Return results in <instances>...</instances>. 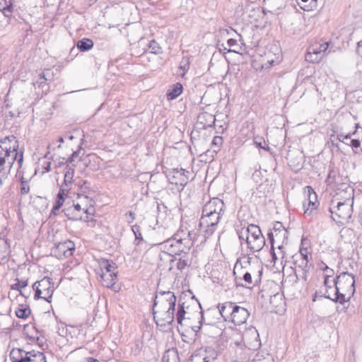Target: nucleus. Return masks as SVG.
I'll return each instance as SVG.
<instances>
[{
    "label": "nucleus",
    "instance_id": "nucleus-1",
    "mask_svg": "<svg viewBox=\"0 0 362 362\" xmlns=\"http://www.w3.org/2000/svg\"><path fill=\"white\" fill-rule=\"evenodd\" d=\"M176 301L173 292L168 291L157 293L153 307V317L157 325L163 327L174 322Z\"/></svg>",
    "mask_w": 362,
    "mask_h": 362
},
{
    "label": "nucleus",
    "instance_id": "nucleus-2",
    "mask_svg": "<svg viewBox=\"0 0 362 362\" xmlns=\"http://www.w3.org/2000/svg\"><path fill=\"white\" fill-rule=\"evenodd\" d=\"M18 141L13 135L0 139V171L8 174L15 163L21 168L23 162V152L18 151Z\"/></svg>",
    "mask_w": 362,
    "mask_h": 362
},
{
    "label": "nucleus",
    "instance_id": "nucleus-3",
    "mask_svg": "<svg viewBox=\"0 0 362 362\" xmlns=\"http://www.w3.org/2000/svg\"><path fill=\"white\" fill-rule=\"evenodd\" d=\"M195 233L187 229L180 228L174 235L163 242L162 249L166 250L164 255L173 257L180 253H184L190 250L193 245V239Z\"/></svg>",
    "mask_w": 362,
    "mask_h": 362
},
{
    "label": "nucleus",
    "instance_id": "nucleus-4",
    "mask_svg": "<svg viewBox=\"0 0 362 362\" xmlns=\"http://www.w3.org/2000/svg\"><path fill=\"white\" fill-rule=\"evenodd\" d=\"M240 240H245L247 247L252 252L260 251L265 245V238L259 226L250 224L238 230Z\"/></svg>",
    "mask_w": 362,
    "mask_h": 362
},
{
    "label": "nucleus",
    "instance_id": "nucleus-5",
    "mask_svg": "<svg viewBox=\"0 0 362 362\" xmlns=\"http://www.w3.org/2000/svg\"><path fill=\"white\" fill-rule=\"evenodd\" d=\"M334 280L333 285L337 286L341 293V300L349 301L356 291L354 276L348 272H341Z\"/></svg>",
    "mask_w": 362,
    "mask_h": 362
},
{
    "label": "nucleus",
    "instance_id": "nucleus-6",
    "mask_svg": "<svg viewBox=\"0 0 362 362\" xmlns=\"http://www.w3.org/2000/svg\"><path fill=\"white\" fill-rule=\"evenodd\" d=\"M12 362H47L45 354L38 351H25L13 349L10 353Z\"/></svg>",
    "mask_w": 362,
    "mask_h": 362
},
{
    "label": "nucleus",
    "instance_id": "nucleus-7",
    "mask_svg": "<svg viewBox=\"0 0 362 362\" xmlns=\"http://www.w3.org/2000/svg\"><path fill=\"white\" fill-rule=\"evenodd\" d=\"M33 289L35 291V299L42 298L49 303L51 302L54 286L50 278L45 276L36 281L33 286Z\"/></svg>",
    "mask_w": 362,
    "mask_h": 362
},
{
    "label": "nucleus",
    "instance_id": "nucleus-8",
    "mask_svg": "<svg viewBox=\"0 0 362 362\" xmlns=\"http://www.w3.org/2000/svg\"><path fill=\"white\" fill-rule=\"evenodd\" d=\"M282 54L280 47L271 45L266 47L264 54L261 55L262 68L267 69L274 64H278L281 59Z\"/></svg>",
    "mask_w": 362,
    "mask_h": 362
},
{
    "label": "nucleus",
    "instance_id": "nucleus-9",
    "mask_svg": "<svg viewBox=\"0 0 362 362\" xmlns=\"http://www.w3.org/2000/svg\"><path fill=\"white\" fill-rule=\"evenodd\" d=\"M352 204L353 201L348 199L344 202H338L335 211H332L329 209V211L330 213L332 214H334L337 217V218L333 217L334 221L340 224L347 223L352 216Z\"/></svg>",
    "mask_w": 362,
    "mask_h": 362
},
{
    "label": "nucleus",
    "instance_id": "nucleus-10",
    "mask_svg": "<svg viewBox=\"0 0 362 362\" xmlns=\"http://www.w3.org/2000/svg\"><path fill=\"white\" fill-rule=\"evenodd\" d=\"M222 215L214 214L206 215L202 214L199 221V227L204 230L206 235H210L216 230Z\"/></svg>",
    "mask_w": 362,
    "mask_h": 362
},
{
    "label": "nucleus",
    "instance_id": "nucleus-11",
    "mask_svg": "<svg viewBox=\"0 0 362 362\" xmlns=\"http://www.w3.org/2000/svg\"><path fill=\"white\" fill-rule=\"evenodd\" d=\"M329 44L327 42L310 46L305 54V60L312 63L320 62L325 56Z\"/></svg>",
    "mask_w": 362,
    "mask_h": 362
},
{
    "label": "nucleus",
    "instance_id": "nucleus-12",
    "mask_svg": "<svg viewBox=\"0 0 362 362\" xmlns=\"http://www.w3.org/2000/svg\"><path fill=\"white\" fill-rule=\"evenodd\" d=\"M192 260V255L189 251L180 253L177 256H173L169 260L170 263V270L175 267L179 271L182 272L184 269L191 266Z\"/></svg>",
    "mask_w": 362,
    "mask_h": 362
},
{
    "label": "nucleus",
    "instance_id": "nucleus-13",
    "mask_svg": "<svg viewBox=\"0 0 362 362\" xmlns=\"http://www.w3.org/2000/svg\"><path fill=\"white\" fill-rule=\"evenodd\" d=\"M71 209H66V216L72 220H83L89 221V215L93 214V209L81 207L78 203L74 204L73 211L70 213Z\"/></svg>",
    "mask_w": 362,
    "mask_h": 362
},
{
    "label": "nucleus",
    "instance_id": "nucleus-14",
    "mask_svg": "<svg viewBox=\"0 0 362 362\" xmlns=\"http://www.w3.org/2000/svg\"><path fill=\"white\" fill-rule=\"evenodd\" d=\"M189 172L183 168H174L169 173L168 179L173 185L183 187L189 182Z\"/></svg>",
    "mask_w": 362,
    "mask_h": 362
},
{
    "label": "nucleus",
    "instance_id": "nucleus-15",
    "mask_svg": "<svg viewBox=\"0 0 362 362\" xmlns=\"http://www.w3.org/2000/svg\"><path fill=\"white\" fill-rule=\"evenodd\" d=\"M75 250V244L71 240L59 243L53 250L57 258L64 259L72 256Z\"/></svg>",
    "mask_w": 362,
    "mask_h": 362
},
{
    "label": "nucleus",
    "instance_id": "nucleus-16",
    "mask_svg": "<svg viewBox=\"0 0 362 362\" xmlns=\"http://www.w3.org/2000/svg\"><path fill=\"white\" fill-rule=\"evenodd\" d=\"M225 204L222 199L214 197L208 201L203 206L202 214L206 215L216 214L223 215L224 212Z\"/></svg>",
    "mask_w": 362,
    "mask_h": 362
},
{
    "label": "nucleus",
    "instance_id": "nucleus-17",
    "mask_svg": "<svg viewBox=\"0 0 362 362\" xmlns=\"http://www.w3.org/2000/svg\"><path fill=\"white\" fill-rule=\"evenodd\" d=\"M308 198L305 199L303 203L304 213L308 216L313 214V212L317 209L319 203L317 202V196L313 189L308 186L306 187Z\"/></svg>",
    "mask_w": 362,
    "mask_h": 362
},
{
    "label": "nucleus",
    "instance_id": "nucleus-18",
    "mask_svg": "<svg viewBox=\"0 0 362 362\" xmlns=\"http://www.w3.org/2000/svg\"><path fill=\"white\" fill-rule=\"evenodd\" d=\"M333 283H334V279H326L324 280V285L325 287V292L324 293L325 298H329L334 302H339L341 304L344 303L345 301L341 300V293L339 291V288L334 286Z\"/></svg>",
    "mask_w": 362,
    "mask_h": 362
},
{
    "label": "nucleus",
    "instance_id": "nucleus-19",
    "mask_svg": "<svg viewBox=\"0 0 362 362\" xmlns=\"http://www.w3.org/2000/svg\"><path fill=\"white\" fill-rule=\"evenodd\" d=\"M268 237L273 250L275 245H276L279 250H282L284 243L288 240V231L278 230L276 232H269Z\"/></svg>",
    "mask_w": 362,
    "mask_h": 362
},
{
    "label": "nucleus",
    "instance_id": "nucleus-20",
    "mask_svg": "<svg viewBox=\"0 0 362 362\" xmlns=\"http://www.w3.org/2000/svg\"><path fill=\"white\" fill-rule=\"evenodd\" d=\"M249 316L250 313L246 308L235 305L230 322L235 325H241L246 322Z\"/></svg>",
    "mask_w": 362,
    "mask_h": 362
},
{
    "label": "nucleus",
    "instance_id": "nucleus-21",
    "mask_svg": "<svg viewBox=\"0 0 362 362\" xmlns=\"http://www.w3.org/2000/svg\"><path fill=\"white\" fill-rule=\"evenodd\" d=\"M175 318L180 325H186V320L190 319L189 305L187 302L178 303Z\"/></svg>",
    "mask_w": 362,
    "mask_h": 362
},
{
    "label": "nucleus",
    "instance_id": "nucleus-22",
    "mask_svg": "<svg viewBox=\"0 0 362 362\" xmlns=\"http://www.w3.org/2000/svg\"><path fill=\"white\" fill-rule=\"evenodd\" d=\"M216 116L227 117V115H198L197 125H202V128L204 129L217 125Z\"/></svg>",
    "mask_w": 362,
    "mask_h": 362
},
{
    "label": "nucleus",
    "instance_id": "nucleus-23",
    "mask_svg": "<svg viewBox=\"0 0 362 362\" xmlns=\"http://www.w3.org/2000/svg\"><path fill=\"white\" fill-rule=\"evenodd\" d=\"M235 305L229 301L218 305L219 313L225 321L230 322Z\"/></svg>",
    "mask_w": 362,
    "mask_h": 362
},
{
    "label": "nucleus",
    "instance_id": "nucleus-24",
    "mask_svg": "<svg viewBox=\"0 0 362 362\" xmlns=\"http://www.w3.org/2000/svg\"><path fill=\"white\" fill-rule=\"evenodd\" d=\"M262 274V268L259 270H258L257 272L252 268H250L249 270L245 271L243 275V277L241 278L242 279L244 280V281L245 283V284L243 286H246V287H250V285L253 284L252 276L255 279V282L260 281Z\"/></svg>",
    "mask_w": 362,
    "mask_h": 362
},
{
    "label": "nucleus",
    "instance_id": "nucleus-25",
    "mask_svg": "<svg viewBox=\"0 0 362 362\" xmlns=\"http://www.w3.org/2000/svg\"><path fill=\"white\" fill-rule=\"evenodd\" d=\"M74 175V169L69 165H66V167L64 169V182L61 185L60 188L64 189V190L69 191L71 189Z\"/></svg>",
    "mask_w": 362,
    "mask_h": 362
},
{
    "label": "nucleus",
    "instance_id": "nucleus-26",
    "mask_svg": "<svg viewBox=\"0 0 362 362\" xmlns=\"http://www.w3.org/2000/svg\"><path fill=\"white\" fill-rule=\"evenodd\" d=\"M293 259L296 267H298L302 269L303 278L305 280L308 272L313 267L312 262H310V260H304L302 258L300 259L294 256H293Z\"/></svg>",
    "mask_w": 362,
    "mask_h": 362
},
{
    "label": "nucleus",
    "instance_id": "nucleus-27",
    "mask_svg": "<svg viewBox=\"0 0 362 362\" xmlns=\"http://www.w3.org/2000/svg\"><path fill=\"white\" fill-rule=\"evenodd\" d=\"M100 278L104 286L111 288L116 282L117 272L101 273Z\"/></svg>",
    "mask_w": 362,
    "mask_h": 362
},
{
    "label": "nucleus",
    "instance_id": "nucleus-28",
    "mask_svg": "<svg viewBox=\"0 0 362 362\" xmlns=\"http://www.w3.org/2000/svg\"><path fill=\"white\" fill-rule=\"evenodd\" d=\"M182 85L180 83H175L167 93L168 100H174L177 98L182 92Z\"/></svg>",
    "mask_w": 362,
    "mask_h": 362
},
{
    "label": "nucleus",
    "instance_id": "nucleus-29",
    "mask_svg": "<svg viewBox=\"0 0 362 362\" xmlns=\"http://www.w3.org/2000/svg\"><path fill=\"white\" fill-rule=\"evenodd\" d=\"M94 45L93 41L90 38H83L79 40L76 43V47L81 52H88L93 48Z\"/></svg>",
    "mask_w": 362,
    "mask_h": 362
},
{
    "label": "nucleus",
    "instance_id": "nucleus-30",
    "mask_svg": "<svg viewBox=\"0 0 362 362\" xmlns=\"http://www.w3.org/2000/svg\"><path fill=\"white\" fill-rule=\"evenodd\" d=\"M28 286V280H19L16 279V283L12 284L11 286V288L12 290H16L20 292V294L25 298H27L30 293V291L27 294L25 291H23L22 288H25Z\"/></svg>",
    "mask_w": 362,
    "mask_h": 362
},
{
    "label": "nucleus",
    "instance_id": "nucleus-31",
    "mask_svg": "<svg viewBox=\"0 0 362 362\" xmlns=\"http://www.w3.org/2000/svg\"><path fill=\"white\" fill-rule=\"evenodd\" d=\"M50 74L49 69H46L45 71L40 73L39 74V78L43 80L42 81H37V84L39 88H42V89L44 87H45V93H47L49 90V86L47 84V81L50 80V78H48L49 74Z\"/></svg>",
    "mask_w": 362,
    "mask_h": 362
},
{
    "label": "nucleus",
    "instance_id": "nucleus-32",
    "mask_svg": "<svg viewBox=\"0 0 362 362\" xmlns=\"http://www.w3.org/2000/svg\"><path fill=\"white\" fill-rule=\"evenodd\" d=\"M100 267L101 270V273H110V272H116V267L115 264L112 262H110L107 259H103L100 262Z\"/></svg>",
    "mask_w": 362,
    "mask_h": 362
},
{
    "label": "nucleus",
    "instance_id": "nucleus-33",
    "mask_svg": "<svg viewBox=\"0 0 362 362\" xmlns=\"http://www.w3.org/2000/svg\"><path fill=\"white\" fill-rule=\"evenodd\" d=\"M146 52H148L154 54H159L162 53L163 50L162 47L155 40H151L148 44V48Z\"/></svg>",
    "mask_w": 362,
    "mask_h": 362
},
{
    "label": "nucleus",
    "instance_id": "nucleus-34",
    "mask_svg": "<svg viewBox=\"0 0 362 362\" xmlns=\"http://www.w3.org/2000/svg\"><path fill=\"white\" fill-rule=\"evenodd\" d=\"M163 362H180L177 353L174 350L167 351L163 356Z\"/></svg>",
    "mask_w": 362,
    "mask_h": 362
},
{
    "label": "nucleus",
    "instance_id": "nucleus-35",
    "mask_svg": "<svg viewBox=\"0 0 362 362\" xmlns=\"http://www.w3.org/2000/svg\"><path fill=\"white\" fill-rule=\"evenodd\" d=\"M30 314V309L24 308L23 305L16 310V315L18 318L25 319Z\"/></svg>",
    "mask_w": 362,
    "mask_h": 362
},
{
    "label": "nucleus",
    "instance_id": "nucleus-36",
    "mask_svg": "<svg viewBox=\"0 0 362 362\" xmlns=\"http://www.w3.org/2000/svg\"><path fill=\"white\" fill-rule=\"evenodd\" d=\"M68 192V190H64L62 188L59 189L55 202L57 204H58V206H62L63 205L65 202V196Z\"/></svg>",
    "mask_w": 362,
    "mask_h": 362
},
{
    "label": "nucleus",
    "instance_id": "nucleus-37",
    "mask_svg": "<svg viewBox=\"0 0 362 362\" xmlns=\"http://www.w3.org/2000/svg\"><path fill=\"white\" fill-rule=\"evenodd\" d=\"M132 230L135 235V244L139 245L143 240L142 235L140 230V227L138 225H134Z\"/></svg>",
    "mask_w": 362,
    "mask_h": 362
},
{
    "label": "nucleus",
    "instance_id": "nucleus-38",
    "mask_svg": "<svg viewBox=\"0 0 362 362\" xmlns=\"http://www.w3.org/2000/svg\"><path fill=\"white\" fill-rule=\"evenodd\" d=\"M180 69L183 71V74L187 72L189 69V59L187 57H184L180 62Z\"/></svg>",
    "mask_w": 362,
    "mask_h": 362
},
{
    "label": "nucleus",
    "instance_id": "nucleus-39",
    "mask_svg": "<svg viewBox=\"0 0 362 362\" xmlns=\"http://www.w3.org/2000/svg\"><path fill=\"white\" fill-rule=\"evenodd\" d=\"M2 2H0V10L3 11V13H6V11H9V8H13V4L11 0H2Z\"/></svg>",
    "mask_w": 362,
    "mask_h": 362
},
{
    "label": "nucleus",
    "instance_id": "nucleus-40",
    "mask_svg": "<svg viewBox=\"0 0 362 362\" xmlns=\"http://www.w3.org/2000/svg\"><path fill=\"white\" fill-rule=\"evenodd\" d=\"M30 191V185L27 180H25L23 178L21 180V194L22 195H25L28 194Z\"/></svg>",
    "mask_w": 362,
    "mask_h": 362
},
{
    "label": "nucleus",
    "instance_id": "nucleus-41",
    "mask_svg": "<svg viewBox=\"0 0 362 362\" xmlns=\"http://www.w3.org/2000/svg\"><path fill=\"white\" fill-rule=\"evenodd\" d=\"M222 144H223V138L221 136H214L212 140V142H211L212 146L216 148L214 149V151H217L218 150H219V148L221 147Z\"/></svg>",
    "mask_w": 362,
    "mask_h": 362
},
{
    "label": "nucleus",
    "instance_id": "nucleus-42",
    "mask_svg": "<svg viewBox=\"0 0 362 362\" xmlns=\"http://www.w3.org/2000/svg\"><path fill=\"white\" fill-rule=\"evenodd\" d=\"M208 349H209V352L210 353V356H205L203 358L202 362H211V361L214 360L217 356L216 352L214 349H212L211 348H208Z\"/></svg>",
    "mask_w": 362,
    "mask_h": 362
},
{
    "label": "nucleus",
    "instance_id": "nucleus-43",
    "mask_svg": "<svg viewBox=\"0 0 362 362\" xmlns=\"http://www.w3.org/2000/svg\"><path fill=\"white\" fill-rule=\"evenodd\" d=\"M278 230H287L281 222H276L274 224L273 229L270 232H276Z\"/></svg>",
    "mask_w": 362,
    "mask_h": 362
},
{
    "label": "nucleus",
    "instance_id": "nucleus-44",
    "mask_svg": "<svg viewBox=\"0 0 362 362\" xmlns=\"http://www.w3.org/2000/svg\"><path fill=\"white\" fill-rule=\"evenodd\" d=\"M261 357H262V356H260L258 354H257L255 355V356L252 360H250V359H248L246 361L235 360V361H233V362H262Z\"/></svg>",
    "mask_w": 362,
    "mask_h": 362
},
{
    "label": "nucleus",
    "instance_id": "nucleus-45",
    "mask_svg": "<svg viewBox=\"0 0 362 362\" xmlns=\"http://www.w3.org/2000/svg\"><path fill=\"white\" fill-rule=\"evenodd\" d=\"M294 257H298V258H302L304 260H310V262H312V255H305V254H303V253H298V254H296L295 255H293Z\"/></svg>",
    "mask_w": 362,
    "mask_h": 362
},
{
    "label": "nucleus",
    "instance_id": "nucleus-46",
    "mask_svg": "<svg viewBox=\"0 0 362 362\" xmlns=\"http://www.w3.org/2000/svg\"><path fill=\"white\" fill-rule=\"evenodd\" d=\"M262 139H260V138H259V139H257V138H256V139H255V144L257 146H259V147H260V148H262L266 149V147H265L264 146H263V145H262V144H264V145H266V143H265V141H264V140H263V141H262Z\"/></svg>",
    "mask_w": 362,
    "mask_h": 362
},
{
    "label": "nucleus",
    "instance_id": "nucleus-47",
    "mask_svg": "<svg viewBox=\"0 0 362 362\" xmlns=\"http://www.w3.org/2000/svg\"><path fill=\"white\" fill-rule=\"evenodd\" d=\"M271 254L272 256V259L274 263L277 261V259H280L279 257L277 255L276 252H275V247H274V250H272V247H271Z\"/></svg>",
    "mask_w": 362,
    "mask_h": 362
},
{
    "label": "nucleus",
    "instance_id": "nucleus-48",
    "mask_svg": "<svg viewBox=\"0 0 362 362\" xmlns=\"http://www.w3.org/2000/svg\"><path fill=\"white\" fill-rule=\"evenodd\" d=\"M217 125H214L215 127H218L219 128H222L223 130L226 128V122L220 121L216 119Z\"/></svg>",
    "mask_w": 362,
    "mask_h": 362
},
{
    "label": "nucleus",
    "instance_id": "nucleus-49",
    "mask_svg": "<svg viewBox=\"0 0 362 362\" xmlns=\"http://www.w3.org/2000/svg\"><path fill=\"white\" fill-rule=\"evenodd\" d=\"M360 141L358 139L351 140V146L353 148H358L360 146Z\"/></svg>",
    "mask_w": 362,
    "mask_h": 362
},
{
    "label": "nucleus",
    "instance_id": "nucleus-50",
    "mask_svg": "<svg viewBox=\"0 0 362 362\" xmlns=\"http://www.w3.org/2000/svg\"><path fill=\"white\" fill-rule=\"evenodd\" d=\"M356 52L362 57V40L358 42Z\"/></svg>",
    "mask_w": 362,
    "mask_h": 362
},
{
    "label": "nucleus",
    "instance_id": "nucleus-51",
    "mask_svg": "<svg viewBox=\"0 0 362 362\" xmlns=\"http://www.w3.org/2000/svg\"><path fill=\"white\" fill-rule=\"evenodd\" d=\"M333 274H334V270L329 268V269H328V272H326V273L325 274V279H330V278L332 277Z\"/></svg>",
    "mask_w": 362,
    "mask_h": 362
},
{
    "label": "nucleus",
    "instance_id": "nucleus-52",
    "mask_svg": "<svg viewBox=\"0 0 362 362\" xmlns=\"http://www.w3.org/2000/svg\"><path fill=\"white\" fill-rule=\"evenodd\" d=\"M8 174H4L2 171H0V186L2 185L4 181L6 179Z\"/></svg>",
    "mask_w": 362,
    "mask_h": 362
},
{
    "label": "nucleus",
    "instance_id": "nucleus-53",
    "mask_svg": "<svg viewBox=\"0 0 362 362\" xmlns=\"http://www.w3.org/2000/svg\"><path fill=\"white\" fill-rule=\"evenodd\" d=\"M227 44L230 47H233L234 45H235L237 44V40L235 39L230 38V39L228 40Z\"/></svg>",
    "mask_w": 362,
    "mask_h": 362
},
{
    "label": "nucleus",
    "instance_id": "nucleus-54",
    "mask_svg": "<svg viewBox=\"0 0 362 362\" xmlns=\"http://www.w3.org/2000/svg\"><path fill=\"white\" fill-rule=\"evenodd\" d=\"M205 329L204 327H202V326H194L193 327V330L198 333V332H202V331ZM197 335V334H196Z\"/></svg>",
    "mask_w": 362,
    "mask_h": 362
},
{
    "label": "nucleus",
    "instance_id": "nucleus-55",
    "mask_svg": "<svg viewBox=\"0 0 362 362\" xmlns=\"http://www.w3.org/2000/svg\"><path fill=\"white\" fill-rule=\"evenodd\" d=\"M60 208H61V206H58V204H57L55 203V204L54 205V206L52 208V214H53L54 215H56L57 214V211H59Z\"/></svg>",
    "mask_w": 362,
    "mask_h": 362
},
{
    "label": "nucleus",
    "instance_id": "nucleus-56",
    "mask_svg": "<svg viewBox=\"0 0 362 362\" xmlns=\"http://www.w3.org/2000/svg\"><path fill=\"white\" fill-rule=\"evenodd\" d=\"M278 251L276 252L277 255L279 257L280 259H284L285 252L284 251V248L282 250H279L277 248Z\"/></svg>",
    "mask_w": 362,
    "mask_h": 362
},
{
    "label": "nucleus",
    "instance_id": "nucleus-57",
    "mask_svg": "<svg viewBox=\"0 0 362 362\" xmlns=\"http://www.w3.org/2000/svg\"><path fill=\"white\" fill-rule=\"evenodd\" d=\"M299 253H303V254H305V255H311L308 248L307 247H300V251H299Z\"/></svg>",
    "mask_w": 362,
    "mask_h": 362
},
{
    "label": "nucleus",
    "instance_id": "nucleus-58",
    "mask_svg": "<svg viewBox=\"0 0 362 362\" xmlns=\"http://www.w3.org/2000/svg\"><path fill=\"white\" fill-rule=\"evenodd\" d=\"M339 141H341L344 142V139H350V137H351V134H346V135H345V136L339 135Z\"/></svg>",
    "mask_w": 362,
    "mask_h": 362
},
{
    "label": "nucleus",
    "instance_id": "nucleus-59",
    "mask_svg": "<svg viewBox=\"0 0 362 362\" xmlns=\"http://www.w3.org/2000/svg\"><path fill=\"white\" fill-rule=\"evenodd\" d=\"M66 140H73L74 139V136L70 133H67L64 135Z\"/></svg>",
    "mask_w": 362,
    "mask_h": 362
},
{
    "label": "nucleus",
    "instance_id": "nucleus-60",
    "mask_svg": "<svg viewBox=\"0 0 362 362\" xmlns=\"http://www.w3.org/2000/svg\"><path fill=\"white\" fill-rule=\"evenodd\" d=\"M82 362H99L97 359L93 358H87Z\"/></svg>",
    "mask_w": 362,
    "mask_h": 362
},
{
    "label": "nucleus",
    "instance_id": "nucleus-61",
    "mask_svg": "<svg viewBox=\"0 0 362 362\" xmlns=\"http://www.w3.org/2000/svg\"><path fill=\"white\" fill-rule=\"evenodd\" d=\"M78 197L79 199H86V200H88V197L87 195H83L82 194H78Z\"/></svg>",
    "mask_w": 362,
    "mask_h": 362
},
{
    "label": "nucleus",
    "instance_id": "nucleus-62",
    "mask_svg": "<svg viewBox=\"0 0 362 362\" xmlns=\"http://www.w3.org/2000/svg\"><path fill=\"white\" fill-rule=\"evenodd\" d=\"M129 216L131 217V220H129V219H128V220H127V221H128L129 223H131V222H132V221H133V220L134 219V214H133L132 211H129Z\"/></svg>",
    "mask_w": 362,
    "mask_h": 362
},
{
    "label": "nucleus",
    "instance_id": "nucleus-63",
    "mask_svg": "<svg viewBox=\"0 0 362 362\" xmlns=\"http://www.w3.org/2000/svg\"><path fill=\"white\" fill-rule=\"evenodd\" d=\"M12 9L13 8H9V11H6V13H4V16L6 17L11 16Z\"/></svg>",
    "mask_w": 362,
    "mask_h": 362
},
{
    "label": "nucleus",
    "instance_id": "nucleus-64",
    "mask_svg": "<svg viewBox=\"0 0 362 362\" xmlns=\"http://www.w3.org/2000/svg\"><path fill=\"white\" fill-rule=\"evenodd\" d=\"M65 140H66V139L64 138V136H60V137L59 138V141L60 143H64Z\"/></svg>",
    "mask_w": 362,
    "mask_h": 362
}]
</instances>
